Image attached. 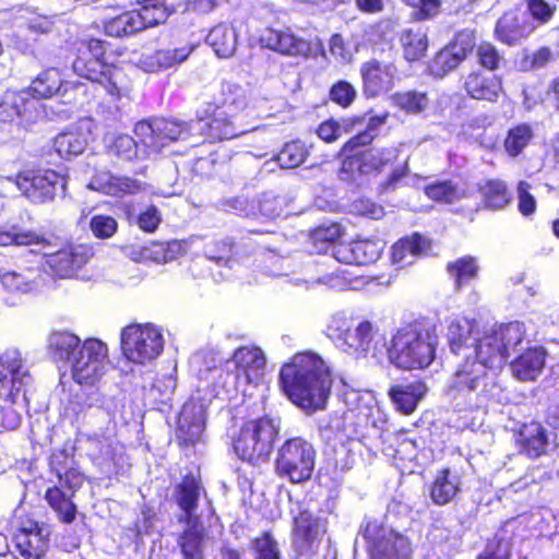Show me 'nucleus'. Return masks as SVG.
I'll list each match as a JSON object with an SVG mask.
<instances>
[{"label":"nucleus","mask_w":559,"mask_h":559,"mask_svg":"<svg viewBox=\"0 0 559 559\" xmlns=\"http://www.w3.org/2000/svg\"><path fill=\"white\" fill-rule=\"evenodd\" d=\"M286 396L307 414L325 408L333 378L328 364L313 352L297 353L280 371Z\"/></svg>","instance_id":"obj_1"},{"label":"nucleus","mask_w":559,"mask_h":559,"mask_svg":"<svg viewBox=\"0 0 559 559\" xmlns=\"http://www.w3.org/2000/svg\"><path fill=\"white\" fill-rule=\"evenodd\" d=\"M107 40L87 37L74 43L73 70L82 78L100 84L112 99H120L130 90L123 69L108 61Z\"/></svg>","instance_id":"obj_2"},{"label":"nucleus","mask_w":559,"mask_h":559,"mask_svg":"<svg viewBox=\"0 0 559 559\" xmlns=\"http://www.w3.org/2000/svg\"><path fill=\"white\" fill-rule=\"evenodd\" d=\"M324 333L341 352L355 359L378 358L385 347V340L378 335L373 323L355 321L344 312H335L329 318Z\"/></svg>","instance_id":"obj_3"},{"label":"nucleus","mask_w":559,"mask_h":559,"mask_svg":"<svg viewBox=\"0 0 559 559\" xmlns=\"http://www.w3.org/2000/svg\"><path fill=\"white\" fill-rule=\"evenodd\" d=\"M527 335L526 324L522 321L496 324L474 340L464 357H472L495 371L506 364L511 350H516Z\"/></svg>","instance_id":"obj_4"},{"label":"nucleus","mask_w":559,"mask_h":559,"mask_svg":"<svg viewBox=\"0 0 559 559\" xmlns=\"http://www.w3.org/2000/svg\"><path fill=\"white\" fill-rule=\"evenodd\" d=\"M438 336L419 325H409L396 331L388 348L389 360L405 370L428 367L436 357Z\"/></svg>","instance_id":"obj_5"},{"label":"nucleus","mask_w":559,"mask_h":559,"mask_svg":"<svg viewBox=\"0 0 559 559\" xmlns=\"http://www.w3.org/2000/svg\"><path fill=\"white\" fill-rule=\"evenodd\" d=\"M247 107L246 96L239 91L230 94L221 104L207 103L198 114L201 133L210 142H222L240 135L243 131L235 117Z\"/></svg>","instance_id":"obj_6"},{"label":"nucleus","mask_w":559,"mask_h":559,"mask_svg":"<svg viewBox=\"0 0 559 559\" xmlns=\"http://www.w3.org/2000/svg\"><path fill=\"white\" fill-rule=\"evenodd\" d=\"M280 431V420L269 416L246 423L233 445L239 459L252 463L265 461Z\"/></svg>","instance_id":"obj_7"},{"label":"nucleus","mask_w":559,"mask_h":559,"mask_svg":"<svg viewBox=\"0 0 559 559\" xmlns=\"http://www.w3.org/2000/svg\"><path fill=\"white\" fill-rule=\"evenodd\" d=\"M92 247H61L55 251L26 250V263H36L46 278H69L76 274L92 258Z\"/></svg>","instance_id":"obj_8"},{"label":"nucleus","mask_w":559,"mask_h":559,"mask_svg":"<svg viewBox=\"0 0 559 559\" xmlns=\"http://www.w3.org/2000/svg\"><path fill=\"white\" fill-rule=\"evenodd\" d=\"M313 445L301 437L287 439L276 452L275 473L293 484L310 479L316 464Z\"/></svg>","instance_id":"obj_9"},{"label":"nucleus","mask_w":559,"mask_h":559,"mask_svg":"<svg viewBox=\"0 0 559 559\" xmlns=\"http://www.w3.org/2000/svg\"><path fill=\"white\" fill-rule=\"evenodd\" d=\"M360 534L368 544L371 559H411L412 543L405 535L382 525L377 520H365Z\"/></svg>","instance_id":"obj_10"},{"label":"nucleus","mask_w":559,"mask_h":559,"mask_svg":"<svg viewBox=\"0 0 559 559\" xmlns=\"http://www.w3.org/2000/svg\"><path fill=\"white\" fill-rule=\"evenodd\" d=\"M123 356L134 364L155 360L164 349L162 330L154 324H130L120 334Z\"/></svg>","instance_id":"obj_11"},{"label":"nucleus","mask_w":559,"mask_h":559,"mask_svg":"<svg viewBox=\"0 0 559 559\" xmlns=\"http://www.w3.org/2000/svg\"><path fill=\"white\" fill-rule=\"evenodd\" d=\"M108 364L107 345L97 338H87L70 364L72 378L80 384L93 385L105 374Z\"/></svg>","instance_id":"obj_12"},{"label":"nucleus","mask_w":559,"mask_h":559,"mask_svg":"<svg viewBox=\"0 0 559 559\" xmlns=\"http://www.w3.org/2000/svg\"><path fill=\"white\" fill-rule=\"evenodd\" d=\"M15 185L32 203L44 204L64 191L67 179L52 169L24 170L16 174Z\"/></svg>","instance_id":"obj_13"},{"label":"nucleus","mask_w":559,"mask_h":559,"mask_svg":"<svg viewBox=\"0 0 559 559\" xmlns=\"http://www.w3.org/2000/svg\"><path fill=\"white\" fill-rule=\"evenodd\" d=\"M40 103L29 91H5L0 97V129L35 122L40 115Z\"/></svg>","instance_id":"obj_14"},{"label":"nucleus","mask_w":559,"mask_h":559,"mask_svg":"<svg viewBox=\"0 0 559 559\" xmlns=\"http://www.w3.org/2000/svg\"><path fill=\"white\" fill-rule=\"evenodd\" d=\"M266 359L257 346H242L227 360V371L235 372L236 386L258 383L264 373Z\"/></svg>","instance_id":"obj_15"},{"label":"nucleus","mask_w":559,"mask_h":559,"mask_svg":"<svg viewBox=\"0 0 559 559\" xmlns=\"http://www.w3.org/2000/svg\"><path fill=\"white\" fill-rule=\"evenodd\" d=\"M462 88L466 96L489 104H497L506 94L501 75L489 74L476 69L462 78Z\"/></svg>","instance_id":"obj_16"},{"label":"nucleus","mask_w":559,"mask_h":559,"mask_svg":"<svg viewBox=\"0 0 559 559\" xmlns=\"http://www.w3.org/2000/svg\"><path fill=\"white\" fill-rule=\"evenodd\" d=\"M50 533L45 523L23 521L14 536L15 547L24 559H40L49 547Z\"/></svg>","instance_id":"obj_17"},{"label":"nucleus","mask_w":559,"mask_h":559,"mask_svg":"<svg viewBox=\"0 0 559 559\" xmlns=\"http://www.w3.org/2000/svg\"><path fill=\"white\" fill-rule=\"evenodd\" d=\"M395 72L396 68L391 62H382L376 58L362 62L359 73L364 96L369 99L391 91Z\"/></svg>","instance_id":"obj_18"},{"label":"nucleus","mask_w":559,"mask_h":559,"mask_svg":"<svg viewBox=\"0 0 559 559\" xmlns=\"http://www.w3.org/2000/svg\"><path fill=\"white\" fill-rule=\"evenodd\" d=\"M205 409L204 402L198 399L192 397L183 404L175 432L180 444H193L201 439L205 428Z\"/></svg>","instance_id":"obj_19"},{"label":"nucleus","mask_w":559,"mask_h":559,"mask_svg":"<svg viewBox=\"0 0 559 559\" xmlns=\"http://www.w3.org/2000/svg\"><path fill=\"white\" fill-rule=\"evenodd\" d=\"M26 253L20 259L22 271H9L0 274L2 286L15 294H29L41 290L47 280L36 263H26Z\"/></svg>","instance_id":"obj_20"},{"label":"nucleus","mask_w":559,"mask_h":559,"mask_svg":"<svg viewBox=\"0 0 559 559\" xmlns=\"http://www.w3.org/2000/svg\"><path fill=\"white\" fill-rule=\"evenodd\" d=\"M259 40L263 47L284 56H307L310 50L309 43L296 36L289 28L265 27Z\"/></svg>","instance_id":"obj_21"},{"label":"nucleus","mask_w":559,"mask_h":559,"mask_svg":"<svg viewBox=\"0 0 559 559\" xmlns=\"http://www.w3.org/2000/svg\"><path fill=\"white\" fill-rule=\"evenodd\" d=\"M534 31L535 26L518 10H508L497 20L493 34L498 41L513 47L528 38Z\"/></svg>","instance_id":"obj_22"},{"label":"nucleus","mask_w":559,"mask_h":559,"mask_svg":"<svg viewBox=\"0 0 559 559\" xmlns=\"http://www.w3.org/2000/svg\"><path fill=\"white\" fill-rule=\"evenodd\" d=\"M324 532L321 521L308 510L299 511L295 516L293 543L300 555H309L320 543V536Z\"/></svg>","instance_id":"obj_23"},{"label":"nucleus","mask_w":559,"mask_h":559,"mask_svg":"<svg viewBox=\"0 0 559 559\" xmlns=\"http://www.w3.org/2000/svg\"><path fill=\"white\" fill-rule=\"evenodd\" d=\"M492 370L477 362L472 357H464L449 382L448 394L462 399L474 385L487 377Z\"/></svg>","instance_id":"obj_24"},{"label":"nucleus","mask_w":559,"mask_h":559,"mask_svg":"<svg viewBox=\"0 0 559 559\" xmlns=\"http://www.w3.org/2000/svg\"><path fill=\"white\" fill-rule=\"evenodd\" d=\"M103 400L97 391L90 393L80 392L73 394L63 408V416L72 423H90L95 416L108 417L102 409Z\"/></svg>","instance_id":"obj_25"},{"label":"nucleus","mask_w":559,"mask_h":559,"mask_svg":"<svg viewBox=\"0 0 559 559\" xmlns=\"http://www.w3.org/2000/svg\"><path fill=\"white\" fill-rule=\"evenodd\" d=\"M135 132L142 136V142L147 146H165L179 139L180 126L170 119H156L153 122L140 121L135 126Z\"/></svg>","instance_id":"obj_26"},{"label":"nucleus","mask_w":559,"mask_h":559,"mask_svg":"<svg viewBox=\"0 0 559 559\" xmlns=\"http://www.w3.org/2000/svg\"><path fill=\"white\" fill-rule=\"evenodd\" d=\"M503 397V390L497 380V374L491 371L474 385L462 400L469 408L487 409L490 406L501 404Z\"/></svg>","instance_id":"obj_27"},{"label":"nucleus","mask_w":559,"mask_h":559,"mask_svg":"<svg viewBox=\"0 0 559 559\" xmlns=\"http://www.w3.org/2000/svg\"><path fill=\"white\" fill-rule=\"evenodd\" d=\"M317 254L349 265H369L378 261V247H318Z\"/></svg>","instance_id":"obj_28"},{"label":"nucleus","mask_w":559,"mask_h":559,"mask_svg":"<svg viewBox=\"0 0 559 559\" xmlns=\"http://www.w3.org/2000/svg\"><path fill=\"white\" fill-rule=\"evenodd\" d=\"M26 90L39 102L41 98H51L57 94L63 95L69 90L74 91L75 86L71 82L63 81L58 69L48 68L41 71Z\"/></svg>","instance_id":"obj_29"},{"label":"nucleus","mask_w":559,"mask_h":559,"mask_svg":"<svg viewBox=\"0 0 559 559\" xmlns=\"http://www.w3.org/2000/svg\"><path fill=\"white\" fill-rule=\"evenodd\" d=\"M479 336L477 322L466 317H453L448 325V340L451 350L456 355L467 353L475 338Z\"/></svg>","instance_id":"obj_30"},{"label":"nucleus","mask_w":559,"mask_h":559,"mask_svg":"<svg viewBox=\"0 0 559 559\" xmlns=\"http://www.w3.org/2000/svg\"><path fill=\"white\" fill-rule=\"evenodd\" d=\"M88 144V134L78 126H71L59 132L52 140V148L63 159H71L84 153Z\"/></svg>","instance_id":"obj_31"},{"label":"nucleus","mask_w":559,"mask_h":559,"mask_svg":"<svg viewBox=\"0 0 559 559\" xmlns=\"http://www.w3.org/2000/svg\"><path fill=\"white\" fill-rule=\"evenodd\" d=\"M178 539L183 559H204L205 530L202 522L189 520Z\"/></svg>","instance_id":"obj_32"},{"label":"nucleus","mask_w":559,"mask_h":559,"mask_svg":"<svg viewBox=\"0 0 559 559\" xmlns=\"http://www.w3.org/2000/svg\"><path fill=\"white\" fill-rule=\"evenodd\" d=\"M82 344L79 336L68 331H55L47 338L49 355L55 360L69 365L73 361Z\"/></svg>","instance_id":"obj_33"},{"label":"nucleus","mask_w":559,"mask_h":559,"mask_svg":"<svg viewBox=\"0 0 559 559\" xmlns=\"http://www.w3.org/2000/svg\"><path fill=\"white\" fill-rule=\"evenodd\" d=\"M403 57L408 62H415L427 55L429 39L427 29L421 26L404 28L399 35Z\"/></svg>","instance_id":"obj_34"},{"label":"nucleus","mask_w":559,"mask_h":559,"mask_svg":"<svg viewBox=\"0 0 559 559\" xmlns=\"http://www.w3.org/2000/svg\"><path fill=\"white\" fill-rule=\"evenodd\" d=\"M123 254L136 263L164 264L181 254L182 247H121Z\"/></svg>","instance_id":"obj_35"},{"label":"nucleus","mask_w":559,"mask_h":559,"mask_svg":"<svg viewBox=\"0 0 559 559\" xmlns=\"http://www.w3.org/2000/svg\"><path fill=\"white\" fill-rule=\"evenodd\" d=\"M145 29V24L135 9L123 11L104 22L105 33L115 38L130 37Z\"/></svg>","instance_id":"obj_36"},{"label":"nucleus","mask_w":559,"mask_h":559,"mask_svg":"<svg viewBox=\"0 0 559 559\" xmlns=\"http://www.w3.org/2000/svg\"><path fill=\"white\" fill-rule=\"evenodd\" d=\"M194 47L186 44L176 48L156 49L144 59V64L151 72H158L173 68L186 61Z\"/></svg>","instance_id":"obj_37"},{"label":"nucleus","mask_w":559,"mask_h":559,"mask_svg":"<svg viewBox=\"0 0 559 559\" xmlns=\"http://www.w3.org/2000/svg\"><path fill=\"white\" fill-rule=\"evenodd\" d=\"M312 144L299 138L284 143L280 151L272 157L281 168L293 169L304 165L310 156Z\"/></svg>","instance_id":"obj_38"},{"label":"nucleus","mask_w":559,"mask_h":559,"mask_svg":"<svg viewBox=\"0 0 559 559\" xmlns=\"http://www.w3.org/2000/svg\"><path fill=\"white\" fill-rule=\"evenodd\" d=\"M200 497L199 481L192 477L187 476L176 489V500L181 511L179 522L199 521L200 519L194 515Z\"/></svg>","instance_id":"obj_39"},{"label":"nucleus","mask_w":559,"mask_h":559,"mask_svg":"<svg viewBox=\"0 0 559 559\" xmlns=\"http://www.w3.org/2000/svg\"><path fill=\"white\" fill-rule=\"evenodd\" d=\"M518 441L527 456L538 457L548 445L547 430L539 423L525 424L520 430Z\"/></svg>","instance_id":"obj_40"},{"label":"nucleus","mask_w":559,"mask_h":559,"mask_svg":"<svg viewBox=\"0 0 559 559\" xmlns=\"http://www.w3.org/2000/svg\"><path fill=\"white\" fill-rule=\"evenodd\" d=\"M545 356L542 348H528L512 362L513 374L522 381L535 380L543 371Z\"/></svg>","instance_id":"obj_41"},{"label":"nucleus","mask_w":559,"mask_h":559,"mask_svg":"<svg viewBox=\"0 0 559 559\" xmlns=\"http://www.w3.org/2000/svg\"><path fill=\"white\" fill-rule=\"evenodd\" d=\"M425 393L426 386L418 380L409 383L396 384L389 391L392 402L404 414L413 413Z\"/></svg>","instance_id":"obj_42"},{"label":"nucleus","mask_w":559,"mask_h":559,"mask_svg":"<svg viewBox=\"0 0 559 559\" xmlns=\"http://www.w3.org/2000/svg\"><path fill=\"white\" fill-rule=\"evenodd\" d=\"M460 476L450 469L440 471L430 488V497L436 504L443 506L454 499L460 491Z\"/></svg>","instance_id":"obj_43"},{"label":"nucleus","mask_w":559,"mask_h":559,"mask_svg":"<svg viewBox=\"0 0 559 559\" xmlns=\"http://www.w3.org/2000/svg\"><path fill=\"white\" fill-rule=\"evenodd\" d=\"M483 206L490 211H497L510 204L512 197L507 183L501 179H487L478 186Z\"/></svg>","instance_id":"obj_44"},{"label":"nucleus","mask_w":559,"mask_h":559,"mask_svg":"<svg viewBox=\"0 0 559 559\" xmlns=\"http://www.w3.org/2000/svg\"><path fill=\"white\" fill-rule=\"evenodd\" d=\"M207 43L217 57L229 58L237 49V33L234 27L218 24L210 31Z\"/></svg>","instance_id":"obj_45"},{"label":"nucleus","mask_w":559,"mask_h":559,"mask_svg":"<svg viewBox=\"0 0 559 559\" xmlns=\"http://www.w3.org/2000/svg\"><path fill=\"white\" fill-rule=\"evenodd\" d=\"M533 136L534 131L528 123H519L509 129L503 148L510 157H516L528 146Z\"/></svg>","instance_id":"obj_46"},{"label":"nucleus","mask_w":559,"mask_h":559,"mask_svg":"<svg viewBox=\"0 0 559 559\" xmlns=\"http://www.w3.org/2000/svg\"><path fill=\"white\" fill-rule=\"evenodd\" d=\"M45 498L61 522L72 523L74 521L76 507L71 501V498L63 492L60 487L55 486L48 488Z\"/></svg>","instance_id":"obj_47"},{"label":"nucleus","mask_w":559,"mask_h":559,"mask_svg":"<svg viewBox=\"0 0 559 559\" xmlns=\"http://www.w3.org/2000/svg\"><path fill=\"white\" fill-rule=\"evenodd\" d=\"M425 195L441 204H452L461 200L464 193L459 189L457 185L451 180H441L428 183L424 187Z\"/></svg>","instance_id":"obj_48"},{"label":"nucleus","mask_w":559,"mask_h":559,"mask_svg":"<svg viewBox=\"0 0 559 559\" xmlns=\"http://www.w3.org/2000/svg\"><path fill=\"white\" fill-rule=\"evenodd\" d=\"M530 23L535 29L548 25L557 13V5L548 0H523Z\"/></svg>","instance_id":"obj_49"},{"label":"nucleus","mask_w":559,"mask_h":559,"mask_svg":"<svg viewBox=\"0 0 559 559\" xmlns=\"http://www.w3.org/2000/svg\"><path fill=\"white\" fill-rule=\"evenodd\" d=\"M144 22L146 29L166 23L175 8L167 3V0L146 4L135 9Z\"/></svg>","instance_id":"obj_50"},{"label":"nucleus","mask_w":559,"mask_h":559,"mask_svg":"<svg viewBox=\"0 0 559 559\" xmlns=\"http://www.w3.org/2000/svg\"><path fill=\"white\" fill-rule=\"evenodd\" d=\"M411 8L413 22H426L438 17L442 13L443 0H401Z\"/></svg>","instance_id":"obj_51"},{"label":"nucleus","mask_w":559,"mask_h":559,"mask_svg":"<svg viewBox=\"0 0 559 559\" xmlns=\"http://www.w3.org/2000/svg\"><path fill=\"white\" fill-rule=\"evenodd\" d=\"M556 60V53L549 46H539L534 51H523L519 60L520 70L532 72L547 67Z\"/></svg>","instance_id":"obj_52"},{"label":"nucleus","mask_w":559,"mask_h":559,"mask_svg":"<svg viewBox=\"0 0 559 559\" xmlns=\"http://www.w3.org/2000/svg\"><path fill=\"white\" fill-rule=\"evenodd\" d=\"M448 272L455 281L456 289H461L471 280L476 277L478 265L472 257L460 258L448 264Z\"/></svg>","instance_id":"obj_53"},{"label":"nucleus","mask_w":559,"mask_h":559,"mask_svg":"<svg viewBox=\"0 0 559 559\" xmlns=\"http://www.w3.org/2000/svg\"><path fill=\"white\" fill-rule=\"evenodd\" d=\"M106 154L119 160H132L138 154V144L131 135L118 134L106 145Z\"/></svg>","instance_id":"obj_54"},{"label":"nucleus","mask_w":559,"mask_h":559,"mask_svg":"<svg viewBox=\"0 0 559 559\" xmlns=\"http://www.w3.org/2000/svg\"><path fill=\"white\" fill-rule=\"evenodd\" d=\"M374 126H367L365 130L350 136L341 147L338 155L370 154L369 146L376 139Z\"/></svg>","instance_id":"obj_55"},{"label":"nucleus","mask_w":559,"mask_h":559,"mask_svg":"<svg viewBox=\"0 0 559 559\" xmlns=\"http://www.w3.org/2000/svg\"><path fill=\"white\" fill-rule=\"evenodd\" d=\"M345 235L344 226L338 222H323L313 227L309 237L313 243L335 245Z\"/></svg>","instance_id":"obj_56"},{"label":"nucleus","mask_w":559,"mask_h":559,"mask_svg":"<svg viewBox=\"0 0 559 559\" xmlns=\"http://www.w3.org/2000/svg\"><path fill=\"white\" fill-rule=\"evenodd\" d=\"M394 104L406 112L419 114L428 106V96L425 92L403 91L393 95Z\"/></svg>","instance_id":"obj_57"},{"label":"nucleus","mask_w":559,"mask_h":559,"mask_svg":"<svg viewBox=\"0 0 559 559\" xmlns=\"http://www.w3.org/2000/svg\"><path fill=\"white\" fill-rule=\"evenodd\" d=\"M477 63L488 71H497L503 62V56L490 41H480L475 48Z\"/></svg>","instance_id":"obj_58"},{"label":"nucleus","mask_w":559,"mask_h":559,"mask_svg":"<svg viewBox=\"0 0 559 559\" xmlns=\"http://www.w3.org/2000/svg\"><path fill=\"white\" fill-rule=\"evenodd\" d=\"M370 154H347L341 155L342 174H346L348 179H354L356 175H365L371 173Z\"/></svg>","instance_id":"obj_59"},{"label":"nucleus","mask_w":559,"mask_h":559,"mask_svg":"<svg viewBox=\"0 0 559 559\" xmlns=\"http://www.w3.org/2000/svg\"><path fill=\"white\" fill-rule=\"evenodd\" d=\"M356 97L355 86L346 80L336 81L329 90V99L343 109L350 107Z\"/></svg>","instance_id":"obj_60"},{"label":"nucleus","mask_w":559,"mask_h":559,"mask_svg":"<svg viewBox=\"0 0 559 559\" xmlns=\"http://www.w3.org/2000/svg\"><path fill=\"white\" fill-rule=\"evenodd\" d=\"M390 262L396 269L411 265L424 254L425 247H389Z\"/></svg>","instance_id":"obj_61"},{"label":"nucleus","mask_w":559,"mask_h":559,"mask_svg":"<svg viewBox=\"0 0 559 559\" xmlns=\"http://www.w3.org/2000/svg\"><path fill=\"white\" fill-rule=\"evenodd\" d=\"M531 188V183L525 180H521L516 185L518 211L524 217L534 215L537 210V202L530 191Z\"/></svg>","instance_id":"obj_62"},{"label":"nucleus","mask_w":559,"mask_h":559,"mask_svg":"<svg viewBox=\"0 0 559 559\" xmlns=\"http://www.w3.org/2000/svg\"><path fill=\"white\" fill-rule=\"evenodd\" d=\"M90 228L96 238L108 239L117 233L118 223L112 216L97 214L92 216Z\"/></svg>","instance_id":"obj_63"},{"label":"nucleus","mask_w":559,"mask_h":559,"mask_svg":"<svg viewBox=\"0 0 559 559\" xmlns=\"http://www.w3.org/2000/svg\"><path fill=\"white\" fill-rule=\"evenodd\" d=\"M255 559H281L277 543L269 534L264 533L253 542Z\"/></svg>","instance_id":"obj_64"}]
</instances>
